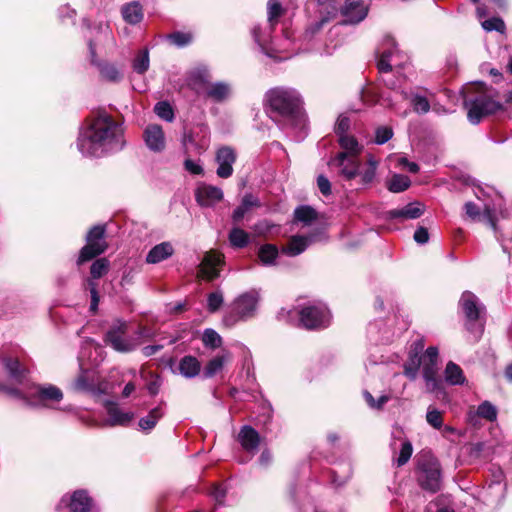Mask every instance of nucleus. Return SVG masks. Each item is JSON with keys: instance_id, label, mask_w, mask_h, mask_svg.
I'll use <instances>...</instances> for the list:
<instances>
[{"instance_id": "nucleus-1", "label": "nucleus", "mask_w": 512, "mask_h": 512, "mask_svg": "<svg viewBox=\"0 0 512 512\" xmlns=\"http://www.w3.org/2000/svg\"><path fill=\"white\" fill-rule=\"evenodd\" d=\"M125 145L124 127L105 112L98 113L80 129L77 148L85 157H101Z\"/></svg>"}, {"instance_id": "nucleus-2", "label": "nucleus", "mask_w": 512, "mask_h": 512, "mask_svg": "<svg viewBox=\"0 0 512 512\" xmlns=\"http://www.w3.org/2000/svg\"><path fill=\"white\" fill-rule=\"evenodd\" d=\"M265 103L269 107L270 117L281 129H304L305 117L301 110V98L296 90L272 88L265 94Z\"/></svg>"}, {"instance_id": "nucleus-3", "label": "nucleus", "mask_w": 512, "mask_h": 512, "mask_svg": "<svg viewBox=\"0 0 512 512\" xmlns=\"http://www.w3.org/2000/svg\"><path fill=\"white\" fill-rule=\"evenodd\" d=\"M462 94L463 104L468 111L467 116L472 124H478L483 117L503 108L502 104L493 99L490 90L481 82L465 86Z\"/></svg>"}, {"instance_id": "nucleus-4", "label": "nucleus", "mask_w": 512, "mask_h": 512, "mask_svg": "<svg viewBox=\"0 0 512 512\" xmlns=\"http://www.w3.org/2000/svg\"><path fill=\"white\" fill-rule=\"evenodd\" d=\"M329 165L336 168L338 175L344 180L351 181L359 177V183L366 186L376 177L378 161L369 156L366 164L361 166L358 156H347L346 152H339L330 160Z\"/></svg>"}, {"instance_id": "nucleus-5", "label": "nucleus", "mask_w": 512, "mask_h": 512, "mask_svg": "<svg viewBox=\"0 0 512 512\" xmlns=\"http://www.w3.org/2000/svg\"><path fill=\"white\" fill-rule=\"evenodd\" d=\"M459 308L465 317L467 330L479 338L484 330L485 306L474 293L464 291L459 299Z\"/></svg>"}, {"instance_id": "nucleus-6", "label": "nucleus", "mask_w": 512, "mask_h": 512, "mask_svg": "<svg viewBox=\"0 0 512 512\" xmlns=\"http://www.w3.org/2000/svg\"><path fill=\"white\" fill-rule=\"evenodd\" d=\"M260 293L251 289L240 294L231 304V312L224 316L223 322L227 326H233L238 321H245L255 316L257 312Z\"/></svg>"}, {"instance_id": "nucleus-7", "label": "nucleus", "mask_w": 512, "mask_h": 512, "mask_svg": "<svg viewBox=\"0 0 512 512\" xmlns=\"http://www.w3.org/2000/svg\"><path fill=\"white\" fill-rule=\"evenodd\" d=\"M416 478L420 487L431 493L441 489L442 475L438 460L430 454H422L418 458Z\"/></svg>"}, {"instance_id": "nucleus-8", "label": "nucleus", "mask_w": 512, "mask_h": 512, "mask_svg": "<svg viewBox=\"0 0 512 512\" xmlns=\"http://www.w3.org/2000/svg\"><path fill=\"white\" fill-rule=\"evenodd\" d=\"M438 348L430 346L422 355V375L428 392H436L442 389V381L438 377Z\"/></svg>"}, {"instance_id": "nucleus-9", "label": "nucleus", "mask_w": 512, "mask_h": 512, "mask_svg": "<svg viewBox=\"0 0 512 512\" xmlns=\"http://www.w3.org/2000/svg\"><path fill=\"white\" fill-rule=\"evenodd\" d=\"M105 226L97 225L90 229L86 236V245L81 249L77 259V265L97 257L107 249V243L104 239Z\"/></svg>"}, {"instance_id": "nucleus-10", "label": "nucleus", "mask_w": 512, "mask_h": 512, "mask_svg": "<svg viewBox=\"0 0 512 512\" xmlns=\"http://www.w3.org/2000/svg\"><path fill=\"white\" fill-rule=\"evenodd\" d=\"M300 323L306 329L324 328L330 323V312L322 303L304 307L299 312Z\"/></svg>"}, {"instance_id": "nucleus-11", "label": "nucleus", "mask_w": 512, "mask_h": 512, "mask_svg": "<svg viewBox=\"0 0 512 512\" xmlns=\"http://www.w3.org/2000/svg\"><path fill=\"white\" fill-rule=\"evenodd\" d=\"M126 330L127 324L125 322H118L106 333V343L118 352L126 353L133 351L139 343L134 338L126 337Z\"/></svg>"}, {"instance_id": "nucleus-12", "label": "nucleus", "mask_w": 512, "mask_h": 512, "mask_svg": "<svg viewBox=\"0 0 512 512\" xmlns=\"http://www.w3.org/2000/svg\"><path fill=\"white\" fill-rule=\"evenodd\" d=\"M62 391L53 385H38L30 401V405L34 407L50 408L52 404L62 400Z\"/></svg>"}, {"instance_id": "nucleus-13", "label": "nucleus", "mask_w": 512, "mask_h": 512, "mask_svg": "<svg viewBox=\"0 0 512 512\" xmlns=\"http://www.w3.org/2000/svg\"><path fill=\"white\" fill-rule=\"evenodd\" d=\"M223 263V254L217 251L207 252L199 265L200 277L208 281L214 280L219 276V270Z\"/></svg>"}, {"instance_id": "nucleus-14", "label": "nucleus", "mask_w": 512, "mask_h": 512, "mask_svg": "<svg viewBox=\"0 0 512 512\" xmlns=\"http://www.w3.org/2000/svg\"><path fill=\"white\" fill-rule=\"evenodd\" d=\"M236 161L235 151L228 146L219 148L216 152V162L218 168L217 176L220 178H229L233 174V164Z\"/></svg>"}, {"instance_id": "nucleus-15", "label": "nucleus", "mask_w": 512, "mask_h": 512, "mask_svg": "<svg viewBox=\"0 0 512 512\" xmlns=\"http://www.w3.org/2000/svg\"><path fill=\"white\" fill-rule=\"evenodd\" d=\"M195 199L202 207H212L223 199V191L216 186L201 184L195 191Z\"/></svg>"}, {"instance_id": "nucleus-16", "label": "nucleus", "mask_w": 512, "mask_h": 512, "mask_svg": "<svg viewBox=\"0 0 512 512\" xmlns=\"http://www.w3.org/2000/svg\"><path fill=\"white\" fill-rule=\"evenodd\" d=\"M88 46L91 64L98 67L101 78L109 82H119L122 79V73L118 68L111 63L99 62L96 59V50L92 41H89Z\"/></svg>"}, {"instance_id": "nucleus-17", "label": "nucleus", "mask_w": 512, "mask_h": 512, "mask_svg": "<svg viewBox=\"0 0 512 512\" xmlns=\"http://www.w3.org/2000/svg\"><path fill=\"white\" fill-rule=\"evenodd\" d=\"M146 146L153 152H161L165 148V136L160 125L150 124L143 133Z\"/></svg>"}, {"instance_id": "nucleus-18", "label": "nucleus", "mask_w": 512, "mask_h": 512, "mask_svg": "<svg viewBox=\"0 0 512 512\" xmlns=\"http://www.w3.org/2000/svg\"><path fill=\"white\" fill-rule=\"evenodd\" d=\"M273 29L270 28V25L262 30L260 27L255 26L252 29V36L255 40V42L259 45L263 53H265L267 56L271 58H277V56L274 54V47L272 46V40H271V32ZM290 56H283L278 57V59H288Z\"/></svg>"}, {"instance_id": "nucleus-19", "label": "nucleus", "mask_w": 512, "mask_h": 512, "mask_svg": "<svg viewBox=\"0 0 512 512\" xmlns=\"http://www.w3.org/2000/svg\"><path fill=\"white\" fill-rule=\"evenodd\" d=\"M399 54L396 49L395 41L392 37L387 36L383 40L382 51L377 61L378 70L382 73H387L392 70L391 60Z\"/></svg>"}, {"instance_id": "nucleus-20", "label": "nucleus", "mask_w": 512, "mask_h": 512, "mask_svg": "<svg viewBox=\"0 0 512 512\" xmlns=\"http://www.w3.org/2000/svg\"><path fill=\"white\" fill-rule=\"evenodd\" d=\"M319 239L320 235L315 234H311L309 236H292L287 245L282 248V252L288 256H297L304 252L311 243H314Z\"/></svg>"}, {"instance_id": "nucleus-21", "label": "nucleus", "mask_w": 512, "mask_h": 512, "mask_svg": "<svg viewBox=\"0 0 512 512\" xmlns=\"http://www.w3.org/2000/svg\"><path fill=\"white\" fill-rule=\"evenodd\" d=\"M61 504L67 505L70 512H92L93 509L92 499L84 490L75 491L69 500L62 498Z\"/></svg>"}, {"instance_id": "nucleus-22", "label": "nucleus", "mask_w": 512, "mask_h": 512, "mask_svg": "<svg viewBox=\"0 0 512 512\" xmlns=\"http://www.w3.org/2000/svg\"><path fill=\"white\" fill-rule=\"evenodd\" d=\"M260 440L259 433L253 427L249 425L241 427L238 434V441L246 452L254 455L258 451Z\"/></svg>"}, {"instance_id": "nucleus-23", "label": "nucleus", "mask_w": 512, "mask_h": 512, "mask_svg": "<svg viewBox=\"0 0 512 512\" xmlns=\"http://www.w3.org/2000/svg\"><path fill=\"white\" fill-rule=\"evenodd\" d=\"M106 411L109 418L106 421L108 426H127L133 419V412H124L114 402L106 403Z\"/></svg>"}, {"instance_id": "nucleus-24", "label": "nucleus", "mask_w": 512, "mask_h": 512, "mask_svg": "<svg viewBox=\"0 0 512 512\" xmlns=\"http://www.w3.org/2000/svg\"><path fill=\"white\" fill-rule=\"evenodd\" d=\"M210 78L209 71L206 68H197L187 74L186 83L197 94H203Z\"/></svg>"}, {"instance_id": "nucleus-25", "label": "nucleus", "mask_w": 512, "mask_h": 512, "mask_svg": "<svg viewBox=\"0 0 512 512\" xmlns=\"http://www.w3.org/2000/svg\"><path fill=\"white\" fill-rule=\"evenodd\" d=\"M368 8L362 1L346 0L342 14L349 23H359L367 16Z\"/></svg>"}, {"instance_id": "nucleus-26", "label": "nucleus", "mask_w": 512, "mask_h": 512, "mask_svg": "<svg viewBox=\"0 0 512 512\" xmlns=\"http://www.w3.org/2000/svg\"><path fill=\"white\" fill-rule=\"evenodd\" d=\"M424 213V206L418 202L409 203L403 208L393 209L388 212L391 219H418Z\"/></svg>"}, {"instance_id": "nucleus-27", "label": "nucleus", "mask_w": 512, "mask_h": 512, "mask_svg": "<svg viewBox=\"0 0 512 512\" xmlns=\"http://www.w3.org/2000/svg\"><path fill=\"white\" fill-rule=\"evenodd\" d=\"M182 145L186 153L201 154L208 148L209 139L203 135L199 140H197L193 132H185L182 137Z\"/></svg>"}, {"instance_id": "nucleus-28", "label": "nucleus", "mask_w": 512, "mask_h": 512, "mask_svg": "<svg viewBox=\"0 0 512 512\" xmlns=\"http://www.w3.org/2000/svg\"><path fill=\"white\" fill-rule=\"evenodd\" d=\"M174 253L173 245L168 242H162L155 245L147 254L146 262L150 264H156L163 260L168 259Z\"/></svg>"}, {"instance_id": "nucleus-29", "label": "nucleus", "mask_w": 512, "mask_h": 512, "mask_svg": "<svg viewBox=\"0 0 512 512\" xmlns=\"http://www.w3.org/2000/svg\"><path fill=\"white\" fill-rule=\"evenodd\" d=\"M231 88L228 83L225 82H214L207 85L203 95L212 99L215 102H222L229 98Z\"/></svg>"}, {"instance_id": "nucleus-30", "label": "nucleus", "mask_w": 512, "mask_h": 512, "mask_svg": "<svg viewBox=\"0 0 512 512\" xmlns=\"http://www.w3.org/2000/svg\"><path fill=\"white\" fill-rule=\"evenodd\" d=\"M423 349V344H416L414 353L411 352L408 361L404 364V375L410 380H415L418 376L419 368L421 367L422 355L419 352Z\"/></svg>"}, {"instance_id": "nucleus-31", "label": "nucleus", "mask_w": 512, "mask_h": 512, "mask_svg": "<svg viewBox=\"0 0 512 512\" xmlns=\"http://www.w3.org/2000/svg\"><path fill=\"white\" fill-rule=\"evenodd\" d=\"M121 14L125 22L136 25L143 19V8L138 1H132L122 6Z\"/></svg>"}, {"instance_id": "nucleus-32", "label": "nucleus", "mask_w": 512, "mask_h": 512, "mask_svg": "<svg viewBox=\"0 0 512 512\" xmlns=\"http://www.w3.org/2000/svg\"><path fill=\"white\" fill-rule=\"evenodd\" d=\"M165 411L164 408L159 405L148 413L145 417H142L139 422L138 426L139 429L143 432H150L157 424V422L164 416Z\"/></svg>"}, {"instance_id": "nucleus-33", "label": "nucleus", "mask_w": 512, "mask_h": 512, "mask_svg": "<svg viewBox=\"0 0 512 512\" xmlns=\"http://www.w3.org/2000/svg\"><path fill=\"white\" fill-rule=\"evenodd\" d=\"M445 381L449 385H463L466 381L463 370L456 363L449 361L444 370Z\"/></svg>"}, {"instance_id": "nucleus-34", "label": "nucleus", "mask_w": 512, "mask_h": 512, "mask_svg": "<svg viewBox=\"0 0 512 512\" xmlns=\"http://www.w3.org/2000/svg\"><path fill=\"white\" fill-rule=\"evenodd\" d=\"M260 202L257 197L253 196L252 194H246L241 204L233 211L232 219L234 222H239L243 219L245 214L252 209L253 207H259Z\"/></svg>"}, {"instance_id": "nucleus-35", "label": "nucleus", "mask_w": 512, "mask_h": 512, "mask_svg": "<svg viewBox=\"0 0 512 512\" xmlns=\"http://www.w3.org/2000/svg\"><path fill=\"white\" fill-rule=\"evenodd\" d=\"M200 368V362L193 356H185L179 363V371L186 378L197 376L200 372Z\"/></svg>"}, {"instance_id": "nucleus-36", "label": "nucleus", "mask_w": 512, "mask_h": 512, "mask_svg": "<svg viewBox=\"0 0 512 512\" xmlns=\"http://www.w3.org/2000/svg\"><path fill=\"white\" fill-rule=\"evenodd\" d=\"M338 143L347 156H359L363 148L353 136L348 134L339 136Z\"/></svg>"}, {"instance_id": "nucleus-37", "label": "nucleus", "mask_w": 512, "mask_h": 512, "mask_svg": "<svg viewBox=\"0 0 512 512\" xmlns=\"http://www.w3.org/2000/svg\"><path fill=\"white\" fill-rule=\"evenodd\" d=\"M230 359H231L230 353H225L223 355L216 356V357L212 358L205 366L204 376L206 378L213 377L214 375H216L223 369L224 364L226 362H228Z\"/></svg>"}, {"instance_id": "nucleus-38", "label": "nucleus", "mask_w": 512, "mask_h": 512, "mask_svg": "<svg viewBox=\"0 0 512 512\" xmlns=\"http://www.w3.org/2000/svg\"><path fill=\"white\" fill-rule=\"evenodd\" d=\"M3 365L8 372L9 376L15 381H22L25 377V370L21 367L17 359L4 357L2 359Z\"/></svg>"}, {"instance_id": "nucleus-39", "label": "nucleus", "mask_w": 512, "mask_h": 512, "mask_svg": "<svg viewBox=\"0 0 512 512\" xmlns=\"http://www.w3.org/2000/svg\"><path fill=\"white\" fill-rule=\"evenodd\" d=\"M278 253V248L275 245L264 244L259 248L258 257L263 265H273Z\"/></svg>"}, {"instance_id": "nucleus-40", "label": "nucleus", "mask_w": 512, "mask_h": 512, "mask_svg": "<svg viewBox=\"0 0 512 512\" xmlns=\"http://www.w3.org/2000/svg\"><path fill=\"white\" fill-rule=\"evenodd\" d=\"M228 238L234 248H244L249 243V234L238 227L231 229Z\"/></svg>"}, {"instance_id": "nucleus-41", "label": "nucleus", "mask_w": 512, "mask_h": 512, "mask_svg": "<svg viewBox=\"0 0 512 512\" xmlns=\"http://www.w3.org/2000/svg\"><path fill=\"white\" fill-rule=\"evenodd\" d=\"M283 12L282 5L277 0H268L267 19L271 29H274Z\"/></svg>"}, {"instance_id": "nucleus-42", "label": "nucleus", "mask_w": 512, "mask_h": 512, "mask_svg": "<svg viewBox=\"0 0 512 512\" xmlns=\"http://www.w3.org/2000/svg\"><path fill=\"white\" fill-rule=\"evenodd\" d=\"M410 184L411 181L408 176L396 174L388 182V189L393 193H399L408 189Z\"/></svg>"}, {"instance_id": "nucleus-43", "label": "nucleus", "mask_w": 512, "mask_h": 512, "mask_svg": "<svg viewBox=\"0 0 512 512\" xmlns=\"http://www.w3.org/2000/svg\"><path fill=\"white\" fill-rule=\"evenodd\" d=\"M316 217V211L310 206H300L294 211L295 220L304 224H310Z\"/></svg>"}, {"instance_id": "nucleus-44", "label": "nucleus", "mask_w": 512, "mask_h": 512, "mask_svg": "<svg viewBox=\"0 0 512 512\" xmlns=\"http://www.w3.org/2000/svg\"><path fill=\"white\" fill-rule=\"evenodd\" d=\"M202 342L205 347L215 349L221 346L222 338L214 329L207 328L203 332Z\"/></svg>"}, {"instance_id": "nucleus-45", "label": "nucleus", "mask_w": 512, "mask_h": 512, "mask_svg": "<svg viewBox=\"0 0 512 512\" xmlns=\"http://www.w3.org/2000/svg\"><path fill=\"white\" fill-rule=\"evenodd\" d=\"M167 39L177 47H185L193 40V35L190 32L176 31L167 35Z\"/></svg>"}, {"instance_id": "nucleus-46", "label": "nucleus", "mask_w": 512, "mask_h": 512, "mask_svg": "<svg viewBox=\"0 0 512 512\" xmlns=\"http://www.w3.org/2000/svg\"><path fill=\"white\" fill-rule=\"evenodd\" d=\"M477 415L481 418L493 422L497 418V409L491 402L484 401L478 406Z\"/></svg>"}, {"instance_id": "nucleus-47", "label": "nucleus", "mask_w": 512, "mask_h": 512, "mask_svg": "<svg viewBox=\"0 0 512 512\" xmlns=\"http://www.w3.org/2000/svg\"><path fill=\"white\" fill-rule=\"evenodd\" d=\"M109 270V261L106 258L95 260L90 268V274L93 279H99Z\"/></svg>"}, {"instance_id": "nucleus-48", "label": "nucleus", "mask_w": 512, "mask_h": 512, "mask_svg": "<svg viewBox=\"0 0 512 512\" xmlns=\"http://www.w3.org/2000/svg\"><path fill=\"white\" fill-rule=\"evenodd\" d=\"M149 68V53L147 50H141L133 60V69L139 74L145 73Z\"/></svg>"}, {"instance_id": "nucleus-49", "label": "nucleus", "mask_w": 512, "mask_h": 512, "mask_svg": "<svg viewBox=\"0 0 512 512\" xmlns=\"http://www.w3.org/2000/svg\"><path fill=\"white\" fill-rule=\"evenodd\" d=\"M154 111L159 118L167 122H172L174 119L173 109L166 101L158 102L154 107Z\"/></svg>"}, {"instance_id": "nucleus-50", "label": "nucleus", "mask_w": 512, "mask_h": 512, "mask_svg": "<svg viewBox=\"0 0 512 512\" xmlns=\"http://www.w3.org/2000/svg\"><path fill=\"white\" fill-rule=\"evenodd\" d=\"M224 302L223 293L221 291H215L208 294L207 297V309L211 313H215L219 310Z\"/></svg>"}, {"instance_id": "nucleus-51", "label": "nucleus", "mask_w": 512, "mask_h": 512, "mask_svg": "<svg viewBox=\"0 0 512 512\" xmlns=\"http://www.w3.org/2000/svg\"><path fill=\"white\" fill-rule=\"evenodd\" d=\"M413 109L417 113H427L430 110L429 100L421 95H414L411 100Z\"/></svg>"}, {"instance_id": "nucleus-52", "label": "nucleus", "mask_w": 512, "mask_h": 512, "mask_svg": "<svg viewBox=\"0 0 512 512\" xmlns=\"http://www.w3.org/2000/svg\"><path fill=\"white\" fill-rule=\"evenodd\" d=\"M482 27L486 31H498V32H504L505 30V23L504 21L499 17H493L490 19H487L482 22Z\"/></svg>"}, {"instance_id": "nucleus-53", "label": "nucleus", "mask_w": 512, "mask_h": 512, "mask_svg": "<svg viewBox=\"0 0 512 512\" xmlns=\"http://www.w3.org/2000/svg\"><path fill=\"white\" fill-rule=\"evenodd\" d=\"M426 420L435 429H440L442 427V413L437 409L429 408L427 411Z\"/></svg>"}, {"instance_id": "nucleus-54", "label": "nucleus", "mask_w": 512, "mask_h": 512, "mask_svg": "<svg viewBox=\"0 0 512 512\" xmlns=\"http://www.w3.org/2000/svg\"><path fill=\"white\" fill-rule=\"evenodd\" d=\"M413 449L409 441H404L401 445L400 453L397 458V465L402 466L408 462L412 455Z\"/></svg>"}, {"instance_id": "nucleus-55", "label": "nucleus", "mask_w": 512, "mask_h": 512, "mask_svg": "<svg viewBox=\"0 0 512 512\" xmlns=\"http://www.w3.org/2000/svg\"><path fill=\"white\" fill-rule=\"evenodd\" d=\"M161 385H162V380H161L160 376L157 374L151 373L150 378L146 385L149 394L152 396L157 395L160 391Z\"/></svg>"}, {"instance_id": "nucleus-56", "label": "nucleus", "mask_w": 512, "mask_h": 512, "mask_svg": "<svg viewBox=\"0 0 512 512\" xmlns=\"http://www.w3.org/2000/svg\"><path fill=\"white\" fill-rule=\"evenodd\" d=\"M393 136L392 129L388 127H379L376 130L375 142L377 144H384Z\"/></svg>"}, {"instance_id": "nucleus-57", "label": "nucleus", "mask_w": 512, "mask_h": 512, "mask_svg": "<svg viewBox=\"0 0 512 512\" xmlns=\"http://www.w3.org/2000/svg\"><path fill=\"white\" fill-rule=\"evenodd\" d=\"M88 286L91 294L90 310L96 312L99 304V295L97 291V285L93 280H88Z\"/></svg>"}, {"instance_id": "nucleus-58", "label": "nucleus", "mask_w": 512, "mask_h": 512, "mask_svg": "<svg viewBox=\"0 0 512 512\" xmlns=\"http://www.w3.org/2000/svg\"><path fill=\"white\" fill-rule=\"evenodd\" d=\"M350 127V120L346 116H339L336 125H335V133L337 136L345 135L347 134V131Z\"/></svg>"}, {"instance_id": "nucleus-59", "label": "nucleus", "mask_w": 512, "mask_h": 512, "mask_svg": "<svg viewBox=\"0 0 512 512\" xmlns=\"http://www.w3.org/2000/svg\"><path fill=\"white\" fill-rule=\"evenodd\" d=\"M184 168L186 171L193 175H202L204 173L202 165L199 162L189 158L184 161Z\"/></svg>"}, {"instance_id": "nucleus-60", "label": "nucleus", "mask_w": 512, "mask_h": 512, "mask_svg": "<svg viewBox=\"0 0 512 512\" xmlns=\"http://www.w3.org/2000/svg\"><path fill=\"white\" fill-rule=\"evenodd\" d=\"M317 186L324 196H329L331 194V183L324 175H319L317 177Z\"/></svg>"}, {"instance_id": "nucleus-61", "label": "nucleus", "mask_w": 512, "mask_h": 512, "mask_svg": "<svg viewBox=\"0 0 512 512\" xmlns=\"http://www.w3.org/2000/svg\"><path fill=\"white\" fill-rule=\"evenodd\" d=\"M464 209L467 216L472 220H478L480 218V209L473 202H467L464 205Z\"/></svg>"}, {"instance_id": "nucleus-62", "label": "nucleus", "mask_w": 512, "mask_h": 512, "mask_svg": "<svg viewBox=\"0 0 512 512\" xmlns=\"http://www.w3.org/2000/svg\"><path fill=\"white\" fill-rule=\"evenodd\" d=\"M413 238L418 244H426L429 240L428 230L424 227L417 228Z\"/></svg>"}, {"instance_id": "nucleus-63", "label": "nucleus", "mask_w": 512, "mask_h": 512, "mask_svg": "<svg viewBox=\"0 0 512 512\" xmlns=\"http://www.w3.org/2000/svg\"><path fill=\"white\" fill-rule=\"evenodd\" d=\"M211 494L218 504H222V502L226 496V490L224 488H222L221 486H214Z\"/></svg>"}, {"instance_id": "nucleus-64", "label": "nucleus", "mask_w": 512, "mask_h": 512, "mask_svg": "<svg viewBox=\"0 0 512 512\" xmlns=\"http://www.w3.org/2000/svg\"><path fill=\"white\" fill-rule=\"evenodd\" d=\"M484 217L487 219L493 230L496 231V220L494 216V209L489 205H485L484 207Z\"/></svg>"}]
</instances>
